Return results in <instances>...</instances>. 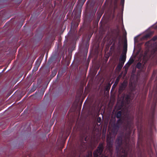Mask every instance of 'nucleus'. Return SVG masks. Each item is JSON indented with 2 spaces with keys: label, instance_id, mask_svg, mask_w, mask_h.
Returning <instances> with one entry per match:
<instances>
[{
  "label": "nucleus",
  "instance_id": "obj_27",
  "mask_svg": "<svg viewBox=\"0 0 157 157\" xmlns=\"http://www.w3.org/2000/svg\"><path fill=\"white\" fill-rule=\"evenodd\" d=\"M117 36H116L115 38L113 40V43L115 42V43H116V42L117 40Z\"/></svg>",
  "mask_w": 157,
  "mask_h": 157
},
{
  "label": "nucleus",
  "instance_id": "obj_6",
  "mask_svg": "<svg viewBox=\"0 0 157 157\" xmlns=\"http://www.w3.org/2000/svg\"><path fill=\"white\" fill-rule=\"evenodd\" d=\"M126 54L124 55H122L121 56L120 58L119 59V62H121L124 64L126 59Z\"/></svg>",
  "mask_w": 157,
  "mask_h": 157
},
{
  "label": "nucleus",
  "instance_id": "obj_36",
  "mask_svg": "<svg viewBox=\"0 0 157 157\" xmlns=\"http://www.w3.org/2000/svg\"><path fill=\"white\" fill-rule=\"evenodd\" d=\"M86 138H85V141H86Z\"/></svg>",
  "mask_w": 157,
  "mask_h": 157
},
{
  "label": "nucleus",
  "instance_id": "obj_18",
  "mask_svg": "<svg viewBox=\"0 0 157 157\" xmlns=\"http://www.w3.org/2000/svg\"><path fill=\"white\" fill-rule=\"evenodd\" d=\"M119 79L120 78H119V77H117V78L114 83V84H115V86H116L118 84L119 82Z\"/></svg>",
  "mask_w": 157,
  "mask_h": 157
},
{
  "label": "nucleus",
  "instance_id": "obj_32",
  "mask_svg": "<svg viewBox=\"0 0 157 157\" xmlns=\"http://www.w3.org/2000/svg\"><path fill=\"white\" fill-rule=\"evenodd\" d=\"M117 1H118V0H115V2H116V4L117 3Z\"/></svg>",
  "mask_w": 157,
  "mask_h": 157
},
{
  "label": "nucleus",
  "instance_id": "obj_7",
  "mask_svg": "<svg viewBox=\"0 0 157 157\" xmlns=\"http://www.w3.org/2000/svg\"><path fill=\"white\" fill-rule=\"evenodd\" d=\"M93 33H91L90 34V35L89 36V37H88L89 38V40H87L85 43V47H86V49L88 50V49L89 46V41L90 40V38L91 37L92 35L93 34Z\"/></svg>",
  "mask_w": 157,
  "mask_h": 157
},
{
  "label": "nucleus",
  "instance_id": "obj_14",
  "mask_svg": "<svg viewBox=\"0 0 157 157\" xmlns=\"http://www.w3.org/2000/svg\"><path fill=\"white\" fill-rule=\"evenodd\" d=\"M142 66V63L140 62L137 63L136 65V67L138 69H140Z\"/></svg>",
  "mask_w": 157,
  "mask_h": 157
},
{
  "label": "nucleus",
  "instance_id": "obj_12",
  "mask_svg": "<svg viewBox=\"0 0 157 157\" xmlns=\"http://www.w3.org/2000/svg\"><path fill=\"white\" fill-rule=\"evenodd\" d=\"M124 64H123V63L121 62H119V64H118L117 68L119 70H121L122 67H123Z\"/></svg>",
  "mask_w": 157,
  "mask_h": 157
},
{
  "label": "nucleus",
  "instance_id": "obj_30",
  "mask_svg": "<svg viewBox=\"0 0 157 157\" xmlns=\"http://www.w3.org/2000/svg\"><path fill=\"white\" fill-rule=\"evenodd\" d=\"M116 86H115V84H114L112 86V89L114 88Z\"/></svg>",
  "mask_w": 157,
  "mask_h": 157
},
{
  "label": "nucleus",
  "instance_id": "obj_11",
  "mask_svg": "<svg viewBox=\"0 0 157 157\" xmlns=\"http://www.w3.org/2000/svg\"><path fill=\"white\" fill-rule=\"evenodd\" d=\"M152 44V40H151L145 43V45L147 47L149 48L151 46Z\"/></svg>",
  "mask_w": 157,
  "mask_h": 157
},
{
  "label": "nucleus",
  "instance_id": "obj_16",
  "mask_svg": "<svg viewBox=\"0 0 157 157\" xmlns=\"http://www.w3.org/2000/svg\"><path fill=\"white\" fill-rule=\"evenodd\" d=\"M127 51V43L125 44L123 46V51L125 52V54H126V53Z\"/></svg>",
  "mask_w": 157,
  "mask_h": 157
},
{
  "label": "nucleus",
  "instance_id": "obj_26",
  "mask_svg": "<svg viewBox=\"0 0 157 157\" xmlns=\"http://www.w3.org/2000/svg\"><path fill=\"white\" fill-rule=\"evenodd\" d=\"M96 12H94V11H93V12H92V16L93 17V18L94 17V15H95Z\"/></svg>",
  "mask_w": 157,
  "mask_h": 157
},
{
  "label": "nucleus",
  "instance_id": "obj_21",
  "mask_svg": "<svg viewBox=\"0 0 157 157\" xmlns=\"http://www.w3.org/2000/svg\"><path fill=\"white\" fill-rule=\"evenodd\" d=\"M41 61V59H40V60H37L36 62V65L38 67L39 66L40 64Z\"/></svg>",
  "mask_w": 157,
  "mask_h": 157
},
{
  "label": "nucleus",
  "instance_id": "obj_13",
  "mask_svg": "<svg viewBox=\"0 0 157 157\" xmlns=\"http://www.w3.org/2000/svg\"><path fill=\"white\" fill-rule=\"evenodd\" d=\"M153 91V90L151 91V90H149V94L148 95V97L150 100L151 99L152 97Z\"/></svg>",
  "mask_w": 157,
  "mask_h": 157
},
{
  "label": "nucleus",
  "instance_id": "obj_22",
  "mask_svg": "<svg viewBox=\"0 0 157 157\" xmlns=\"http://www.w3.org/2000/svg\"><path fill=\"white\" fill-rule=\"evenodd\" d=\"M124 0H121L120 5L122 6V7H124Z\"/></svg>",
  "mask_w": 157,
  "mask_h": 157
},
{
  "label": "nucleus",
  "instance_id": "obj_39",
  "mask_svg": "<svg viewBox=\"0 0 157 157\" xmlns=\"http://www.w3.org/2000/svg\"><path fill=\"white\" fill-rule=\"evenodd\" d=\"M146 94H147V92H146Z\"/></svg>",
  "mask_w": 157,
  "mask_h": 157
},
{
  "label": "nucleus",
  "instance_id": "obj_5",
  "mask_svg": "<svg viewBox=\"0 0 157 157\" xmlns=\"http://www.w3.org/2000/svg\"><path fill=\"white\" fill-rule=\"evenodd\" d=\"M131 99V95L130 94H128L125 95V101L127 104H129Z\"/></svg>",
  "mask_w": 157,
  "mask_h": 157
},
{
  "label": "nucleus",
  "instance_id": "obj_24",
  "mask_svg": "<svg viewBox=\"0 0 157 157\" xmlns=\"http://www.w3.org/2000/svg\"><path fill=\"white\" fill-rule=\"evenodd\" d=\"M157 40V36H154L151 39V40L152 41H155Z\"/></svg>",
  "mask_w": 157,
  "mask_h": 157
},
{
  "label": "nucleus",
  "instance_id": "obj_20",
  "mask_svg": "<svg viewBox=\"0 0 157 157\" xmlns=\"http://www.w3.org/2000/svg\"><path fill=\"white\" fill-rule=\"evenodd\" d=\"M120 40H121V38L120 37L119 39V41L118 44V46L117 47V49L118 50H120V46H121V44H120Z\"/></svg>",
  "mask_w": 157,
  "mask_h": 157
},
{
  "label": "nucleus",
  "instance_id": "obj_35",
  "mask_svg": "<svg viewBox=\"0 0 157 157\" xmlns=\"http://www.w3.org/2000/svg\"><path fill=\"white\" fill-rule=\"evenodd\" d=\"M113 90V89H111V92Z\"/></svg>",
  "mask_w": 157,
  "mask_h": 157
},
{
  "label": "nucleus",
  "instance_id": "obj_38",
  "mask_svg": "<svg viewBox=\"0 0 157 157\" xmlns=\"http://www.w3.org/2000/svg\"><path fill=\"white\" fill-rule=\"evenodd\" d=\"M37 68H36V70H37Z\"/></svg>",
  "mask_w": 157,
  "mask_h": 157
},
{
  "label": "nucleus",
  "instance_id": "obj_34",
  "mask_svg": "<svg viewBox=\"0 0 157 157\" xmlns=\"http://www.w3.org/2000/svg\"><path fill=\"white\" fill-rule=\"evenodd\" d=\"M155 71H153V74L154 75V74H155Z\"/></svg>",
  "mask_w": 157,
  "mask_h": 157
},
{
  "label": "nucleus",
  "instance_id": "obj_15",
  "mask_svg": "<svg viewBox=\"0 0 157 157\" xmlns=\"http://www.w3.org/2000/svg\"><path fill=\"white\" fill-rule=\"evenodd\" d=\"M111 85H110V84H108V85H107L105 88V89L106 91H109V90L110 89V87H111Z\"/></svg>",
  "mask_w": 157,
  "mask_h": 157
},
{
  "label": "nucleus",
  "instance_id": "obj_25",
  "mask_svg": "<svg viewBox=\"0 0 157 157\" xmlns=\"http://www.w3.org/2000/svg\"><path fill=\"white\" fill-rule=\"evenodd\" d=\"M101 121V118L100 117H98L97 119V121L98 122L100 123Z\"/></svg>",
  "mask_w": 157,
  "mask_h": 157
},
{
  "label": "nucleus",
  "instance_id": "obj_3",
  "mask_svg": "<svg viewBox=\"0 0 157 157\" xmlns=\"http://www.w3.org/2000/svg\"><path fill=\"white\" fill-rule=\"evenodd\" d=\"M106 141L107 142V145L108 146L109 149V150L112 148L113 147V141L112 138L111 137V134L109 133L107 136Z\"/></svg>",
  "mask_w": 157,
  "mask_h": 157
},
{
  "label": "nucleus",
  "instance_id": "obj_4",
  "mask_svg": "<svg viewBox=\"0 0 157 157\" xmlns=\"http://www.w3.org/2000/svg\"><path fill=\"white\" fill-rule=\"evenodd\" d=\"M128 85V82H127L124 81L121 83L119 87V92L120 94L125 89Z\"/></svg>",
  "mask_w": 157,
  "mask_h": 157
},
{
  "label": "nucleus",
  "instance_id": "obj_29",
  "mask_svg": "<svg viewBox=\"0 0 157 157\" xmlns=\"http://www.w3.org/2000/svg\"><path fill=\"white\" fill-rule=\"evenodd\" d=\"M115 42H114L113 43L112 46L111 47V48H112V47H114L115 46Z\"/></svg>",
  "mask_w": 157,
  "mask_h": 157
},
{
  "label": "nucleus",
  "instance_id": "obj_10",
  "mask_svg": "<svg viewBox=\"0 0 157 157\" xmlns=\"http://www.w3.org/2000/svg\"><path fill=\"white\" fill-rule=\"evenodd\" d=\"M57 72V70L56 69H54L52 72V74L51 75V77L52 78L54 77L55 76Z\"/></svg>",
  "mask_w": 157,
  "mask_h": 157
},
{
  "label": "nucleus",
  "instance_id": "obj_23",
  "mask_svg": "<svg viewBox=\"0 0 157 157\" xmlns=\"http://www.w3.org/2000/svg\"><path fill=\"white\" fill-rule=\"evenodd\" d=\"M133 62H134V60L133 59L130 60L128 63V64L129 65H130L133 63Z\"/></svg>",
  "mask_w": 157,
  "mask_h": 157
},
{
  "label": "nucleus",
  "instance_id": "obj_19",
  "mask_svg": "<svg viewBox=\"0 0 157 157\" xmlns=\"http://www.w3.org/2000/svg\"><path fill=\"white\" fill-rule=\"evenodd\" d=\"M133 124V123L131 121H128L127 123V126L129 128H130L132 126V125Z\"/></svg>",
  "mask_w": 157,
  "mask_h": 157
},
{
  "label": "nucleus",
  "instance_id": "obj_28",
  "mask_svg": "<svg viewBox=\"0 0 157 157\" xmlns=\"http://www.w3.org/2000/svg\"><path fill=\"white\" fill-rule=\"evenodd\" d=\"M97 9H98V7H95V8H94V10H93V11H94V12H96L97 10Z\"/></svg>",
  "mask_w": 157,
  "mask_h": 157
},
{
  "label": "nucleus",
  "instance_id": "obj_33",
  "mask_svg": "<svg viewBox=\"0 0 157 157\" xmlns=\"http://www.w3.org/2000/svg\"><path fill=\"white\" fill-rule=\"evenodd\" d=\"M78 24H77L76 23V26H78Z\"/></svg>",
  "mask_w": 157,
  "mask_h": 157
},
{
  "label": "nucleus",
  "instance_id": "obj_2",
  "mask_svg": "<svg viewBox=\"0 0 157 157\" xmlns=\"http://www.w3.org/2000/svg\"><path fill=\"white\" fill-rule=\"evenodd\" d=\"M116 149L119 151L122 148V137L121 136H118L116 140Z\"/></svg>",
  "mask_w": 157,
  "mask_h": 157
},
{
  "label": "nucleus",
  "instance_id": "obj_31",
  "mask_svg": "<svg viewBox=\"0 0 157 157\" xmlns=\"http://www.w3.org/2000/svg\"><path fill=\"white\" fill-rule=\"evenodd\" d=\"M90 156V157H92V153L91 154L90 156V155H89L88 157H89Z\"/></svg>",
  "mask_w": 157,
  "mask_h": 157
},
{
  "label": "nucleus",
  "instance_id": "obj_1",
  "mask_svg": "<svg viewBox=\"0 0 157 157\" xmlns=\"http://www.w3.org/2000/svg\"><path fill=\"white\" fill-rule=\"evenodd\" d=\"M122 114V112L121 111H118L115 114L116 117L119 119L116 123H113L112 125L111 132L114 136L117 134L119 129L123 122V120L121 118Z\"/></svg>",
  "mask_w": 157,
  "mask_h": 157
},
{
  "label": "nucleus",
  "instance_id": "obj_8",
  "mask_svg": "<svg viewBox=\"0 0 157 157\" xmlns=\"http://www.w3.org/2000/svg\"><path fill=\"white\" fill-rule=\"evenodd\" d=\"M93 33H91L90 34V35L89 36V37H88L89 38V40H87L85 43V47H86V49L88 50V49L89 46V41L90 40V38L91 37L92 35L93 34Z\"/></svg>",
  "mask_w": 157,
  "mask_h": 157
},
{
  "label": "nucleus",
  "instance_id": "obj_17",
  "mask_svg": "<svg viewBox=\"0 0 157 157\" xmlns=\"http://www.w3.org/2000/svg\"><path fill=\"white\" fill-rule=\"evenodd\" d=\"M151 36V34L150 33H148L145 35L144 36V38L145 39H147L150 38Z\"/></svg>",
  "mask_w": 157,
  "mask_h": 157
},
{
  "label": "nucleus",
  "instance_id": "obj_9",
  "mask_svg": "<svg viewBox=\"0 0 157 157\" xmlns=\"http://www.w3.org/2000/svg\"><path fill=\"white\" fill-rule=\"evenodd\" d=\"M97 17L96 18V21H97L98 22L100 20V18L101 17L102 15V14L101 13H98L97 12Z\"/></svg>",
  "mask_w": 157,
  "mask_h": 157
},
{
  "label": "nucleus",
  "instance_id": "obj_37",
  "mask_svg": "<svg viewBox=\"0 0 157 157\" xmlns=\"http://www.w3.org/2000/svg\"><path fill=\"white\" fill-rule=\"evenodd\" d=\"M74 21H73L72 22V23H73V24H74Z\"/></svg>",
  "mask_w": 157,
  "mask_h": 157
}]
</instances>
